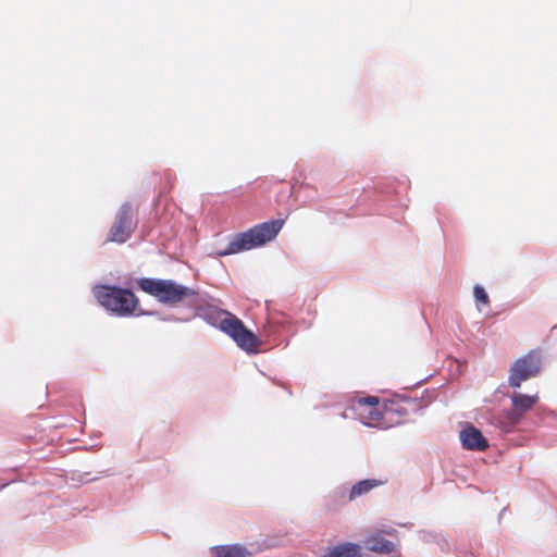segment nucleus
I'll list each match as a JSON object with an SVG mask.
<instances>
[{"instance_id":"6e6552de","label":"nucleus","mask_w":557,"mask_h":557,"mask_svg":"<svg viewBox=\"0 0 557 557\" xmlns=\"http://www.w3.org/2000/svg\"><path fill=\"white\" fill-rule=\"evenodd\" d=\"M355 408L358 411L360 419L367 425H382L386 420L383 405H380V399L375 396L358 398L355 401Z\"/></svg>"},{"instance_id":"39448f33","label":"nucleus","mask_w":557,"mask_h":557,"mask_svg":"<svg viewBox=\"0 0 557 557\" xmlns=\"http://www.w3.org/2000/svg\"><path fill=\"white\" fill-rule=\"evenodd\" d=\"M542 367L541 352L531 350L523 357L517 359L510 368L509 385L518 388L521 383L536 376Z\"/></svg>"},{"instance_id":"0eeeda50","label":"nucleus","mask_w":557,"mask_h":557,"mask_svg":"<svg viewBox=\"0 0 557 557\" xmlns=\"http://www.w3.org/2000/svg\"><path fill=\"white\" fill-rule=\"evenodd\" d=\"M135 227L136 223L134 222L132 206L125 203L116 213L115 220L108 233L107 242L123 244L131 237Z\"/></svg>"},{"instance_id":"2eb2a0df","label":"nucleus","mask_w":557,"mask_h":557,"mask_svg":"<svg viewBox=\"0 0 557 557\" xmlns=\"http://www.w3.org/2000/svg\"><path fill=\"white\" fill-rule=\"evenodd\" d=\"M473 295H474L476 302H480L482 305H488V302H490L488 296L482 286L475 285L473 288Z\"/></svg>"},{"instance_id":"20e7f679","label":"nucleus","mask_w":557,"mask_h":557,"mask_svg":"<svg viewBox=\"0 0 557 557\" xmlns=\"http://www.w3.org/2000/svg\"><path fill=\"white\" fill-rule=\"evenodd\" d=\"M220 329L230 335L243 350L249 354L258 351L260 339L236 315L226 312L225 318L220 322Z\"/></svg>"},{"instance_id":"1a4fd4ad","label":"nucleus","mask_w":557,"mask_h":557,"mask_svg":"<svg viewBox=\"0 0 557 557\" xmlns=\"http://www.w3.org/2000/svg\"><path fill=\"white\" fill-rule=\"evenodd\" d=\"M462 446L469 450L482 451L488 447L487 440L482 432L473 425H467L460 432Z\"/></svg>"},{"instance_id":"f257e3e1","label":"nucleus","mask_w":557,"mask_h":557,"mask_svg":"<svg viewBox=\"0 0 557 557\" xmlns=\"http://www.w3.org/2000/svg\"><path fill=\"white\" fill-rule=\"evenodd\" d=\"M284 225V220H272L258 224L244 233L235 235L224 250L216 251V256L224 257L265 245L273 240Z\"/></svg>"},{"instance_id":"f8f14e48","label":"nucleus","mask_w":557,"mask_h":557,"mask_svg":"<svg viewBox=\"0 0 557 557\" xmlns=\"http://www.w3.org/2000/svg\"><path fill=\"white\" fill-rule=\"evenodd\" d=\"M539 401V395H524L521 393H513L511 395V403L516 413L521 416L529 411Z\"/></svg>"},{"instance_id":"4468645a","label":"nucleus","mask_w":557,"mask_h":557,"mask_svg":"<svg viewBox=\"0 0 557 557\" xmlns=\"http://www.w3.org/2000/svg\"><path fill=\"white\" fill-rule=\"evenodd\" d=\"M367 548L380 554H391L395 550V544L381 535H372L367 540Z\"/></svg>"},{"instance_id":"9b49d317","label":"nucleus","mask_w":557,"mask_h":557,"mask_svg":"<svg viewBox=\"0 0 557 557\" xmlns=\"http://www.w3.org/2000/svg\"><path fill=\"white\" fill-rule=\"evenodd\" d=\"M212 557H249L250 552L243 545H220L211 548Z\"/></svg>"},{"instance_id":"7ed1b4c3","label":"nucleus","mask_w":557,"mask_h":557,"mask_svg":"<svg viewBox=\"0 0 557 557\" xmlns=\"http://www.w3.org/2000/svg\"><path fill=\"white\" fill-rule=\"evenodd\" d=\"M95 296L102 307L121 317L132 314L138 306L137 297L125 288L103 285L97 287Z\"/></svg>"},{"instance_id":"ddd939ff","label":"nucleus","mask_w":557,"mask_h":557,"mask_svg":"<svg viewBox=\"0 0 557 557\" xmlns=\"http://www.w3.org/2000/svg\"><path fill=\"white\" fill-rule=\"evenodd\" d=\"M325 557H362L361 547L354 543H343L331 547Z\"/></svg>"},{"instance_id":"9d476101","label":"nucleus","mask_w":557,"mask_h":557,"mask_svg":"<svg viewBox=\"0 0 557 557\" xmlns=\"http://www.w3.org/2000/svg\"><path fill=\"white\" fill-rule=\"evenodd\" d=\"M386 483V480H377V479H366L354 484L348 493V500L352 502L357 498L367 495L372 490L383 485Z\"/></svg>"},{"instance_id":"f03ea898","label":"nucleus","mask_w":557,"mask_h":557,"mask_svg":"<svg viewBox=\"0 0 557 557\" xmlns=\"http://www.w3.org/2000/svg\"><path fill=\"white\" fill-rule=\"evenodd\" d=\"M138 287L145 293L153 296L160 302L176 305L186 302L195 306L198 302L199 294L187 286L175 283L171 280L140 278Z\"/></svg>"},{"instance_id":"423d86ee","label":"nucleus","mask_w":557,"mask_h":557,"mask_svg":"<svg viewBox=\"0 0 557 557\" xmlns=\"http://www.w3.org/2000/svg\"><path fill=\"white\" fill-rule=\"evenodd\" d=\"M424 407L421 399L407 396H397L383 403L386 420L395 423L407 421L411 413H416Z\"/></svg>"}]
</instances>
